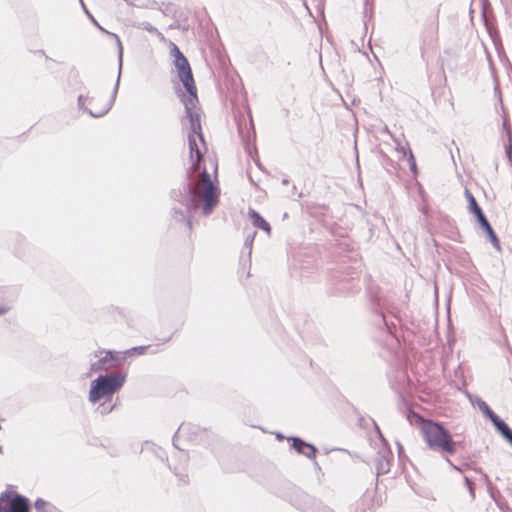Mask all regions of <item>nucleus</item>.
Here are the masks:
<instances>
[{
  "label": "nucleus",
  "mask_w": 512,
  "mask_h": 512,
  "mask_svg": "<svg viewBox=\"0 0 512 512\" xmlns=\"http://www.w3.org/2000/svg\"><path fill=\"white\" fill-rule=\"evenodd\" d=\"M411 422L417 427L430 450L446 455H454L457 452L458 443L440 423L425 419L418 413H413Z\"/></svg>",
  "instance_id": "nucleus-3"
},
{
  "label": "nucleus",
  "mask_w": 512,
  "mask_h": 512,
  "mask_svg": "<svg viewBox=\"0 0 512 512\" xmlns=\"http://www.w3.org/2000/svg\"><path fill=\"white\" fill-rule=\"evenodd\" d=\"M125 378L121 373H110L98 377L91 383L89 400L96 403L101 398L114 394L123 386Z\"/></svg>",
  "instance_id": "nucleus-4"
},
{
  "label": "nucleus",
  "mask_w": 512,
  "mask_h": 512,
  "mask_svg": "<svg viewBox=\"0 0 512 512\" xmlns=\"http://www.w3.org/2000/svg\"><path fill=\"white\" fill-rule=\"evenodd\" d=\"M98 369L108 370L119 367L125 360L123 352L101 351L98 355Z\"/></svg>",
  "instance_id": "nucleus-7"
},
{
  "label": "nucleus",
  "mask_w": 512,
  "mask_h": 512,
  "mask_svg": "<svg viewBox=\"0 0 512 512\" xmlns=\"http://www.w3.org/2000/svg\"><path fill=\"white\" fill-rule=\"evenodd\" d=\"M438 31H439V26H438V22H436L434 33H433V40L435 43L438 42Z\"/></svg>",
  "instance_id": "nucleus-18"
},
{
  "label": "nucleus",
  "mask_w": 512,
  "mask_h": 512,
  "mask_svg": "<svg viewBox=\"0 0 512 512\" xmlns=\"http://www.w3.org/2000/svg\"><path fill=\"white\" fill-rule=\"evenodd\" d=\"M482 411L485 413V415L489 414V411H492L488 405L484 404V407L482 408Z\"/></svg>",
  "instance_id": "nucleus-21"
},
{
  "label": "nucleus",
  "mask_w": 512,
  "mask_h": 512,
  "mask_svg": "<svg viewBox=\"0 0 512 512\" xmlns=\"http://www.w3.org/2000/svg\"><path fill=\"white\" fill-rule=\"evenodd\" d=\"M148 349V346H138L133 347L131 349H128L123 352L125 359L127 357L135 356V355H143L146 353V350Z\"/></svg>",
  "instance_id": "nucleus-15"
},
{
  "label": "nucleus",
  "mask_w": 512,
  "mask_h": 512,
  "mask_svg": "<svg viewBox=\"0 0 512 512\" xmlns=\"http://www.w3.org/2000/svg\"><path fill=\"white\" fill-rule=\"evenodd\" d=\"M481 227L486 231V233L488 234L489 238H490V241L492 242L493 246L497 249H500V242H499V239L497 237V235L495 234L492 226L490 225V223L488 222V220L486 218H484L483 220L479 221Z\"/></svg>",
  "instance_id": "nucleus-14"
},
{
  "label": "nucleus",
  "mask_w": 512,
  "mask_h": 512,
  "mask_svg": "<svg viewBox=\"0 0 512 512\" xmlns=\"http://www.w3.org/2000/svg\"><path fill=\"white\" fill-rule=\"evenodd\" d=\"M6 312V309L0 308V315L4 314Z\"/></svg>",
  "instance_id": "nucleus-22"
},
{
  "label": "nucleus",
  "mask_w": 512,
  "mask_h": 512,
  "mask_svg": "<svg viewBox=\"0 0 512 512\" xmlns=\"http://www.w3.org/2000/svg\"><path fill=\"white\" fill-rule=\"evenodd\" d=\"M11 494L3 493L0 496V512H8Z\"/></svg>",
  "instance_id": "nucleus-16"
},
{
  "label": "nucleus",
  "mask_w": 512,
  "mask_h": 512,
  "mask_svg": "<svg viewBox=\"0 0 512 512\" xmlns=\"http://www.w3.org/2000/svg\"><path fill=\"white\" fill-rule=\"evenodd\" d=\"M428 81L432 97L437 101L448 87V79L444 67L441 66L437 72L428 73Z\"/></svg>",
  "instance_id": "nucleus-6"
},
{
  "label": "nucleus",
  "mask_w": 512,
  "mask_h": 512,
  "mask_svg": "<svg viewBox=\"0 0 512 512\" xmlns=\"http://www.w3.org/2000/svg\"><path fill=\"white\" fill-rule=\"evenodd\" d=\"M189 228L192 229V223L191 221H188Z\"/></svg>",
  "instance_id": "nucleus-23"
},
{
  "label": "nucleus",
  "mask_w": 512,
  "mask_h": 512,
  "mask_svg": "<svg viewBox=\"0 0 512 512\" xmlns=\"http://www.w3.org/2000/svg\"><path fill=\"white\" fill-rule=\"evenodd\" d=\"M465 483H466L468 489L470 490V492L473 493V483L468 478H465Z\"/></svg>",
  "instance_id": "nucleus-20"
},
{
  "label": "nucleus",
  "mask_w": 512,
  "mask_h": 512,
  "mask_svg": "<svg viewBox=\"0 0 512 512\" xmlns=\"http://www.w3.org/2000/svg\"><path fill=\"white\" fill-rule=\"evenodd\" d=\"M174 64L178 70V76L184 86L194 88V78L190 64L185 56L174 59Z\"/></svg>",
  "instance_id": "nucleus-8"
},
{
  "label": "nucleus",
  "mask_w": 512,
  "mask_h": 512,
  "mask_svg": "<svg viewBox=\"0 0 512 512\" xmlns=\"http://www.w3.org/2000/svg\"><path fill=\"white\" fill-rule=\"evenodd\" d=\"M184 87L187 90V95L182 98V102L185 106L186 117L182 123L189 129L188 146L190 160L192 161L193 170L197 171L200 168V163L207 151V147L202 134L196 85L194 84V88L190 86Z\"/></svg>",
  "instance_id": "nucleus-1"
},
{
  "label": "nucleus",
  "mask_w": 512,
  "mask_h": 512,
  "mask_svg": "<svg viewBox=\"0 0 512 512\" xmlns=\"http://www.w3.org/2000/svg\"><path fill=\"white\" fill-rule=\"evenodd\" d=\"M8 512H29L28 500L23 496L11 494Z\"/></svg>",
  "instance_id": "nucleus-10"
},
{
  "label": "nucleus",
  "mask_w": 512,
  "mask_h": 512,
  "mask_svg": "<svg viewBox=\"0 0 512 512\" xmlns=\"http://www.w3.org/2000/svg\"><path fill=\"white\" fill-rule=\"evenodd\" d=\"M292 446L298 453L304 454L305 456H307L309 458L314 457L316 454V449L314 448V446H312L308 443H305L304 441H302L300 439H297V438L293 439Z\"/></svg>",
  "instance_id": "nucleus-12"
},
{
  "label": "nucleus",
  "mask_w": 512,
  "mask_h": 512,
  "mask_svg": "<svg viewBox=\"0 0 512 512\" xmlns=\"http://www.w3.org/2000/svg\"><path fill=\"white\" fill-rule=\"evenodd\" d=\"M169 46H170V54L172 57H174V59L184 56L183 53L180 51V49L178 48V46L175 43L170 42Z\"/></svg>",
  "instance_id": "nucleus-17"
},
{
  "label": "nucleus",
  "mask_w": 512,
  "mask_h": 512,
  "mask_svg": "<svg viewBox=\"0 0 512 512\" xmlns=\"http://www.w3.org/2000/svg\"><path fill=\"white\" fill-rule=\"evenodd\" d=\"M44 505H45V502H44L43 500H37V501L35 502V507H36L37 509H42V508L44 507Z\"/></svg>",
  "instance_id": "nucleus-19"
},
{
  "label": "nucleus",
  "mask_w": 512,
  "mask_h": 512,
  "mask_svg": "<svg viewBox=\"0 0 512 512\" xmlns=\"http://www.w3.org/2000/svg\"><path fill=\"white\" fill-rule=\"evenodd\" d=\"M212 173L204 167L197 182L191 190L190 200L187 208L190 212L202 208L205 215H209L219 202V189L213 182L212 177L217 178L218 164L214 159H209Z\"/></svg>",
  "instance_id": "nucleus-2"
},
{
  "label": "nucleus",
  "mask_w": 512,
  "mask_h": 512,
  "mask_svg": "<svg viewBox=\"0 0 512 512\" xmlns=\"http://www.w3.org/2000/svg\"><path fill=\"white\" fill-rule=\"evenodd\" d=\"M249 216L255 227H258L265 231L267 234H270V224L258 212H256L255 210H250Z\"/></svg>",
  "instance_id": "nucleus-13"
},
{
  "label": "nucleus",
  "mask_w": 512,
  "mask_h": 512,
  "mask_svg": "<svg viewBox=\"0 0 512 512\" xmlns=\"http://www.w3.org/2000/svg\"><path fill=\"white\" fill-rule=\"evenodd\" d=\"M465 197L467 199V202H468V209L471 213H473L478 222L483 220L485 217L482 209L480 208V206L478 205L475 197L473 196V194L468 190L466 189L465 190Z\"/></svg>",
  "instance_id": "nucleus-11"
},
{
  "label": "nucleus",
  "mask_w": 512,
  "mask_h": 512,
  "mask_svg": "<svg viewBox=\"0 0 512 512\" xmlns=\"http://www.w3.org/2000/svg\"><path fill=\"white\" fill-rule=\"evenodd\" d=\"M79 101L82 107L93 117H101L105 115L110 109L112 103L111 97L102 92H94L86 96H81Z\"/></svg>",
  "instance_id": "nucleus-5"
},
{
  "label": "nucleus",
  "mask_w": 512,
  "mask_h": 512,
  "mask_svg": "<svg viewBox=\"0 0 512 512\" xmlns=\"http://www.w3.org/2000/svg\"><path fill=\"white\" fill-rule=\"evenodd\" d=\"M486 416L489 417L497 430L512 445V430L508 427V425L502 421L493 411H489V414Z\"/></svg>",
  "instance_id": "nucleus-9"
}]
</instances>
